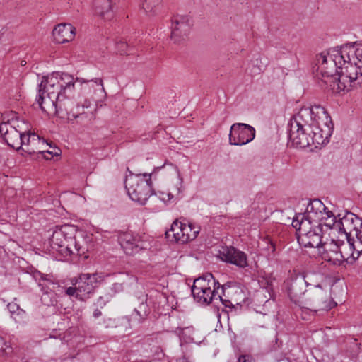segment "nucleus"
Here are the masks:
<instances>
[{
  "mask_svg": "<svg viewBox=\"0 0 362 362\" xmlns=\"http://www.w3.org/2000/svg\"><path fill=\"white\" fill-rule=\"evenodd\" d=\"M39 153H42L45 159L50 160L54 156H59L61 154V150L56 146H52L49 144V145L44 148V151H42Z\"/></svg>",
  "mask_w": 362,
  "mask_h": 362,
  "instance_id": "30",
  "label": "nucleus"
},
{
  "mask_svg": "<svg viewBox=\"0 0 362 362\" xmlns=\"http://www.w3.org/2000/svg\"><path fill=\"white\" fill-rule=\"evenodd\" d=\"M286 285L291 300L295 304L303 307L306 295L308 294V288L305 286L303 274L293 271L290 274Z\"/></svg>",
  "mask_w": 362,
  "mask_h": 362,
  "instance_id": "12",
  "label": "nucleus"
},
{
  "mask_svg": "<svg viewBox=\"0 0 362 362\" xmlns=\"http://www.w3.org/2000/svg\"><path fill=\"white\" fill-rule=\"evenodd\" d=\"M76 228L74 226L64 225L57 226L50 238V245L53 249L65 255L71 254L81 255V248L75 240Z\"/></svg>",
  "mask_w": 362,
  "mask_h": 362,
  "instance_id": "8",
  "label": "nucleus"
},
{
  "mask_svg": "<svg viewBox=\"0 0 362 362\" xmlns=\"http://www.w3.org/2000/svg\"><path fill=\"white\" fill-rule=\"evenodd\" d=\"M101 315V311L99 309H95L93 312V317L97 318Z\"/></svg>",
  "mask_w": 362,
  "mask_h": 362,
  "instance_id": "41",
  "label": "nucleus"
},
{
  "mask_svg": "<svg viewBox=\"0 0 362 362\" xmlns=\"http://www.w3.org/2000/svg\"><path fill=\"white\" fill-rule=\"evenodd\" d=\"M10 352H11V347L0 336V355H7Z\"/></svg>",
  "mask_w": 362,
  "mask_h": 362,
  "instance_id": "34",
  "label": "nucleus"
},
{
  "mask_svg": "<svg viewBox=\"0 0 362 362\" xmlns=\"http://www.w3.org/2000/svg\"><path fill=\"white\" fill-rule=\"evenodd\" d=\"M140 309L142 310V313L141 311L138 310L137 309L134 310V312L136 315V316L139 317V319H138L139 321H140V319L144 318L147 316V312L146 310V305L144 304H141Z\"/></svg>",
  "mask_w": 362,
  "mask_h": 362,
  "instance_id": "36",
  "label": "nucleus"
},
{
  "mask_svg": "<svg viewBox=\"0 0 362 362\" xmlns=\"http://www.w3.org/2000/svg\"><path fill=\"white\" fill-rule=\"evenodd\" d=\"M337 223L338 221H337L332 211L327 210L326 211V215H325L323 218L320 220V222L317 223V225H320L321 228L322 226H325L329 229H337Z\"/></svg>",
  "mask_w": 362,
  "mask_h": 362,
  "instance_id": "28",
  "label": "nucleus"
},
{
  "mask_svg": "<svg viewBox=\"0 0 362 362\" xmlns=\"http://www.w3.org/2000/svg\"><path fill=\"white\" fill-rule=\"evenodd\" d=\"M305 280V286L308 288V293L319 295L322 300L315 299L313 301L320 308H327L329 300V288L327 285L322 284V276L312 272L302 273Z\"/></svg>",
  "mask_w": 362,
  "mask_h": 362,
  "instance_id": "11",
  "label": "nucleus"
},
{
  "mask_svg": "<svg viewBox=\"0 0 362 362\" xmlns=\"http://www.w3.org/2000/svg\"><path fill=\"white\" fill-rule=\"evenodd\" d=\"M93 100H94L95 102H96V103H98V102L99 101V100H100V99H98V98H93Z\"/></svg>",
  "mask_w": 362,
  "mask_h": 362,
  "instance_id": "44",
  "label": "nucleus"
},
{
  "mask_svg": "<svg viewBox=\"0 0 362 362\" xmlns=\"http://www.w3.org/2000/svg\"><path fill=\"white\" fill-rule=\"evenodd\" d=\"M220 289L221 293L219 292L218 298L226 307L240 305L246 298L243 288L239 285L227 283L220 285Z\"/></svg>",
  "mask_w": 362,
  "mask_h": 362,
  "instance_id": "14",
  "label": "nucleus"
},
{
  "mask_svg": "<svg viewBox=\"0 0 362 362\" xmlns=\"http://www.w3.org/2000/svg\"><path fill=\"white\" fill-rule=\"evenodd\" d=\"M341 252L346 253L347 258H344V262L346 261L349 264H353L356 259H353L352 256L351 255V251L349 250V246H347V243H344L343 241L341 243Z\"/></svg>",
  "mask_w": 362,
  "mask_h": 362,
  "instance_id": "33",
  "label": "nucleus"
},
{
  "mask_svg": "<svg viewBox=\"0 0 362 362\" xmlns=\"http://www.w3.org/2000/svg\"><path fill=\"white\" fill-rule=\"evenodd\" d=\"M255 136V130L252 126L235 123L230 127L229 143L231 145L242 146L252 141Z\"/></svg>",
  "mask_w": 362,
  "mask_h": 362,
  "instance_id": "15",
  "label": "nucleus"
},
{
  "mask_svg": "<svg viewBox=\"0 0 362 362\" xmlns=\"http://www.w3.org/2000/svg\"><path fill=\"white\" fill-rule=\"evenodd\" d=\"M119 241L124 252L129 255L138 252L144 247L139 237L134 235L130 232H125L121 234L119 237Z\"/></svg>",
  "mask_w": 362,
  "mask_h": 362,
  "instance_id": "23",
  "label": "nucleus"
},
{
  "mask_svg": "<svg viewBox=\"0 0 362 362\" xmlns=\"http://www.w3.org/2000/svg\"><path fill=\"white\" fill-rule=\"evenodd\" d=\"M296 228L298 243L305 247H319L324 242L322 240V228L320 225L305 221V216L296 214L292 221Z\"/></svg>",
  "mask_w": 362,
  "mask_h": 362,
  "instance_id": "7",
  "label": "nucleus"
},
{
  "mask_svg": "<svg viewBox=\"0 0 362 362\" xmlns=\"http://www.w3.org/2000/svg\"><path fill=\"white\" fill-rule=\"evenodd\" d=\"M76 81L85 84L83 87L84 89L93 88V93L94 95H97L101 98H104L105 96L106 93L105 92L103 80L101 78H95L94 80H85L83 78H77Z\"/></svg>",
  "mask_w": 362,
  "mask_h": 362,
  "instance_id": "26",
  "label": "nucleus"
},
{
  "mask_svg": "<svg viewBox=\"0 0 362 362\" xmlns=\"http://www.w3.org/2000/svg\"><path fill=\"white\" fill-rule=\"evenodd\" d=\"M49 285H54V284L52 283V281L49 280V279H42V282H40L39 283V286H42V289H45V288H47V289L45 291V293H48L49 292Z\"/></svg>",
  "mask_w": 362,
  "mask_h": 362,
  "instance_id": "37",
  "label": "nucleus"
},
{
  "mask_svg": "<svg viewBox=\"0 0 362 362\" xmlns=\"http://www.w3.org/2000/svg\"><path fill=\"white\" fill-rule=\"evenodd\" d=\"M74 90V79L73 76L67 73H52L44 76L40 84L39 96L37 99L41 110L47 99L52 102L57 100L64 94H71Z\"/></svg>",
  "mask_w": 362,
  "mask_h": 362,
  "instance_id": "3",
  "label": "nucleus"
},
{
  "mask_svg": "<svg viewBox=\"0 0 362 362\" xmlns=\"http://www.w3.org/2000/svg\"><path fill=\"white\" fill-rule=\"evenodd\" d=\"M21 139L22 146L20 149L30 155L39 153L49 145V143L44 139L40 137L35 133L27 130L26 132H24Z\"/></svg>",
  "mask_w": 362,
  "mask_h": 362,
  "instance_id": "17",
  "label": "nucleus"
},
{
  "mask_svg": "<svg viewBox=\"0 0 362 362\" xmlns=\"http://www.w3.org/2000/svg\"><path fill=\"white\" fill-rule=\"evenodd\" d=\"M361 220L353 213H347L342 218L338 221L337 229L344 233L347 240L350 235L361 226Z\"/></svg>",
  "mask_w": 362,
  "mask_h": 362,
  "instance_id": "21",
  "label": "nucleus"
},
{
  "mask_svg": "<svg viewBox=\"0 0 362 362\" xmlns=\"http://www.w3.org/2000/svg\"><path fill=\"white\" fill-rule=\"evenodd\" d=\"M182 192V189H181V187H178V188H176L175 189L174 192H170L168 194V196H169V199H171L173 198H174V197H177L180 195V194Z\"/></svg>",
  "mask_w": 362,
  "mask_h": 362,
  "instance_id": "38",
  "label": "nucleus"
},
{
  "mask_svg": "<svg viewBox=\"0 0 362 362\" xmlns=\"http://www.w3.org/2000/svg\"><path fill=\"white\" fill-rule=\"evenodd\" d=\"M143 175H144V177H147V176L150 177L151 176L150 174H146V173H144Z\"/></svg>",
  "mask_w": 362,
  "mask_h": 362,
  "instance_id": "45",
  "label": "nucleus"
},
{
  "mask_svg": "<svg viewBox=\"0 0 362 362\" xmlns=\"http://www.w3.org/2000/svg\"><path fill=\"white\" fill-rule=\"evenodd\" d=\"M114 4L113 0H102L95 5L96 14L105 20H110L113 17L112 8Z\"/></svg>",
  "mask_w": 362,
  "mask_h": 362,
  "instance_id": "27",
  "label": "nucleus"
},
{
  "mask_svg": "<svg viewBox=\"0 0 362 362\" xmlns=\"http://www.w3.org/2000/svg\"><path fill=\"white\" fill-rule=\"evenodd\" d=\"M199 230L192 224H185L175 221L169 230L166 231V237L173 238L175 241L186 243L196 238Z\"/></svg>",
  "mask_w": 362,
  "mask_h": 362,
  "instance_id": "13",
  "label": "nucleus"
},
{
  "mask_svg": "<svg viewBox=\"0 0 362 362\" xmlns=\"http://www.w3.org/2000/svg\"><path fill=\"white\" fill-rule=\"evenodd\" d=\"M315 299L318 300H322V297H321V296H319V295H313V294L308 293L306 295V298L305 300L303 306L308 305V306H310L311 310H313L314 311L317 312L319 310H329L337 305V303L332 300V297L330 296V291L329 290V300L327 301V303H327V308H320L317 305H316L313 301Z\"/></svg>",
  "mask_w": 362,
  "mask_h": 362,
  "instance_id": "25",
  "label": "nucleus"
},
{
  "mask_svg": "<svg viewBox=\"0 0 362 362\" xmlns=\"http://www.w3.org/2000/svg\"><path fill=\"white\" fill-rule=\"evenodd\" d=\"M0 133L11 147L19 150L22 146V137L26 132V124L20 119L16 112L10 111L2 114Z\"/></svg>",
  "mask_w": 362,
  "mask_h": 362,
  "instance_id": "6",
  "label": "nucleus"
},
{
  "mask_svg": "<svg viewBox=\"0 0 362 362\" xmlns=\"http://www.w3.org/2000/svg\"><path fill=\"white\" fill-rule=\"evenodd\" d=\"M16 307V304H11V303H9L8 305V309L10 310V311L11 313H14L15 312V308Z\"/></svg>",
  "mask_w": 362,
  "mask_h": 362,
  "instance_id": "42",
  "label": "nucleus"
},
{
  "mask_svg": "<svg viewBox=\"0 0 362 362\" xmlns=\"http://www.w3.org/2000/svg\"><path fill=\"white\" fill-rule=\"evenodd\" d=\"M344 55V66H340L338 89L349 91L362 83V43L355 42L341 47Z\"/></svg>",
  "mask_w": 362,
  "mask_h": 362,
  "instance_id": "2",
  "label": "nucleus"
},
{
  "mask_svg": "<svg viewBox=\"0 0 362 362\" xmlns=\"http://www.w3.org/2000/svg\"><path fill=\"white\" fill-rule=\"evenodd\" d=\"M341 241L332 240L330 242H324L322 247L324 249L323 258L333 264H341L344 258H347L346 253L341 252Z\"/></svg>",
  "mask_w": 362,
  "mask_h": 362,
  "instance_id": "18",
  "label": "nucleus"
},
{
  "mask_svg": "<svg viewBox=\"0 0 362 362\" xmlns=\"http://www.w3.org/2000/svg\"><path fill=\"white\" fill-rule=\"evenodd\" d=\"M288 144L296 148L323 144L331 136L333 123L320 105L303 107L288 123Z\"/></svg>",
  "mask_w": 362,
  "mask_h": 362,
  "instance_id": "1",
  "label": "nucleus"
},
{
  "mask_svg": "<svg viewBox=\"0 0 362 362\" xmlns=\"http://www.w3.org/2000/svg\"><path fill=\"white\" fill-rule=\"evenodd\" d=\"M355 235L356 236V241L362 243V224L358 230L355 232Z\"/></svg>",
  "mask_w": 362,
  "mask_h": 362,
  "instance_id": "39",
  "label": "nucleus"
},
{
  "mask_svg": "<svg viewBox=\"0 0 362 362\" xmlns=\"http://www.w3.org/2000/svg\"><path fill=\"white\" fill-rule=\"evenodd\" d=\"M220 284L211 274H206L194 281L192 293L194 300L202 304L209 305L218 300Z\"/></svg>",
  "mask_w": 362,
  "mask_h": 362,
  "instance_id": "9",
  "label": "nucleus"
},
{
  "mask_svg": "<svg viewBox=\"0 0 362 362\" xmlns=\"http://www.w3.org/2000/svg\"><path fill=\"white\" fill-rule=\"evenodd\" d=\"M103 280V276L98 274H82L74 282L73 280L72 283L74 285H77L78 290L82 295L90 293L97 284Z\"/></svg>",
  "mask_w": 362,
  "mask_h": 362,
  "instance_id": "20",
  "label": "nucleus"
},
{
  "mask_svg": "<svg viewBox=\"0 0 362 362\" xmlns=\"http://www.w3.org/2000/svg\"><path fill=\"white\" fill-rule=\"evenodd\" d=\"M56 42L62 44L71 41L75 35V28L69 23L57 25L52 31Z\"/></svg>",
  "mask_w": 362,
  "mask_h": 362,
  "instance_id": "24",
  "label": "nucleus"
},
{
  "mask_svg": "<svg viewBox=\"0 0 362 362\" xmlns=\"http://www.w3.org/2000/svg\"><path fill=\"white\" fill-rule=\"evenodd\" d=\"M115 49L117 53L119 55H128L132 47L127 43V42L119 40L115 43Z\"/></svg>",
  "mask_w": 362,
  "mask_h": 362,
  "instance_id": "32",
  "label": "nucleus"
},
{
  "mask_svg": "<svg viewBox=\"0 0 362 362\" xmlns=\"http://www.w3.org/2000/svg\"><path fill=\"white\" fill-rule=\"evenodd\" d=\"M175 170H176V173H177L178 177H180V185H181L182 184V178L180 177L179 170L177 169V168H175Z\"/></svg>",
  "mask_w": 362,
  "mask_h": 362,
  "instance_id": "43",
  "label": "nucleus"
},
{
  "mask_svg": "<svg viewBox=\"0 0 362 362\" xmlns=\"http://www.w3.org/2000/svg\"><path fill=\"white\" fill-rule=\"evenodd\" d=\"M327 207L320 199H313L308 204L306 211L304 214L305 221H308L312 223H317L326 215Z\"/></svg>",
  "mask_w": 362,
  "mask_h": 362,
  "instance_id": "22",
  "label": "nucleus"
},
{
  "mask_svg": "<svg viewBox=\"0 0 362 362\" xmlns=\"http://www.w3.org/2000/svg\"><path fill=\"white\" fill-rule=\"evenodd\" d=\"M66 293L69 296H75L78 299H82L81 294L78 290V287H69L66 289Z\"/></svg>",
  "mask_w": 362,
  "mask_h": 362,
  "instance_id": "35",
  "label": "nucleus"
},
{
  "mask_svg": "<svg viewBox=\"0 0 362 362\" xmlns=\"http://www.w3.org/2000/svg\"><path fill=\"white\" fill-rule=\"evenodd\" d=\"M218 255L223 261L233 264L240 268L247 266L246 255L233 247H223L219 250Z\"/></svg>",
  "mask_w": 362,
  "mask_h": 362,
  "instance_id": "19",
  "label": "nucleus"
},
{
  "mask_svg": "<svg viewBox=\"0 0 362 362\" xmlns=\"http://www.w3.org/2000/svg\"><path fill=\"white\" fill-rule=\"evenodd\" d=\"M191 25L187 16H177L172 19L171 40L177 44L187 38L190 32Z\"/></svg>",
  "mask_w": 362,
  "mask_h": 362,
  "instance_id": "16",
  "label": "nucleus"
},
{
  "mask_svg": "<svg viewBox=\"0 0 362 362\" xmlns=\"http://www.w3.org/2000/svg\"><path fill=\"white\" fill-rule=\"evenodd\" d=\"M160 2L161 0H144L142 2V8L146 13H154Z\"/></svg>",
  "mask_w": 362,
  "mask_h": 362,
  "instance_id": "31",
  "label": "nucleus"
},
{
  "mask_svg": "<svg viewBox=\"0 0 362 362\" xmlns=\"http://www.w3.org/2000/svg\"><path fill=\"white\" fill-rule=\"evenodd\" d=\"M238 362H252L251 359L249 356H240L238 358Z\"/></svg>",
  "mask_w": 362,
  "mask_h": 362,
  "instance_id": "40",
  "label": "nucleus"
},
{
  "mask_svg": "<svg viewBox=\"0 0 362 362\" xmlns=\"http://www.w3.org/2000/svg\"><path fill=\"white\" fill-rule=\"evenodd\" d=\"M124 184L130 198L141 204H144L151 194V179L144 180L140 175H131L126 178Z\"/></svg>",
  "mask_w": 362,
  "mask_h": 362,
  "instance_id": "10",
  "label": "nucleus"
},
{
  "mask_svg": "<svg viewBox=\"0 0 362 362\" xmlns=\"http://www.w3.org/2000/svg\"><path fill=\"white\" fill-rule=\"evenodd\" d=\"M347 246H349V250L351 251L352 259H358L362 255V243L356 240L351 241L349 239L347 240Z\"/></svg>",
  "mask_w": 362,
  "mask_h": 362,
  "instance_id": "29",
  "label": "nucleus"
},
{
  "mask_svg": "<svg viewBox=\"0 0 362 362\" xmlns=\"http://www.w3.org/2000/svg\"><path fill=\"white\" fill-rule=\"evenodd\" d=\"M344 61L341 47L330 49L316 57V71L322 76V81L332 86L337 93L345 92L338 89L340 66H344Z\"/></svg>",
  "mask_w": 362,
  "mask_h": 362,
  "instance_id": "4",
  "label": "nucleus"
},
{
  "mask_svg": "<svg viewBox=\"0 0 362 362\" xmlns=\"http://www.w3.org/2000/svg\"><path fill=\"white\" fill-rule=\"evenodd\" d=\"M71 94H64L57 100L52 102L50 99H47L45 105L43 106V112L50 116H58L62 118L66 117L69 120L79 118L83 115V112H81V109L83 110L90 106L89 100H85L81 107L78 104H75L72 99L70 98Z\"/></svg>",
  "mask_w": 362,
  "mask_h": 362,
  "instance_id": "5",
  "label": "nucleus"
}]
</instances>
